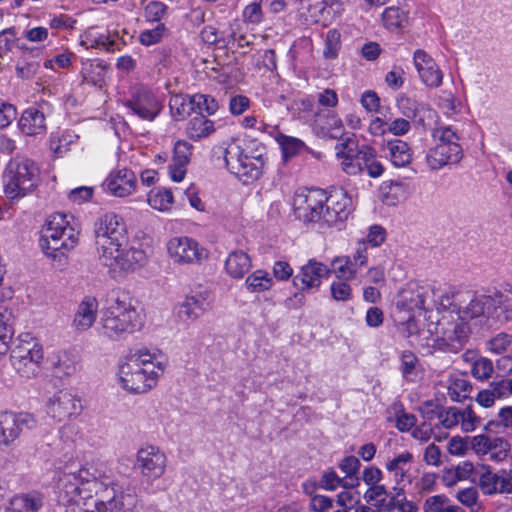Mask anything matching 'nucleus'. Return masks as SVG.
<instances>
[{
	"label": "nucleus",
	"instance_id": "35",
	"mask_svg": "<svg viewBox=\"0 0 512 512\" xmlns=\"http://www.w3.org/2000/svg\"><path fill=\"white\" fill-rule=\"evenodd\" d=\"M148 203L155 210L167 211L173 203L172 192L164 188L152 190L148 194Z\"/></svg>",
	"mask_w": 512,
	"mask_h": 512
},
{
	"label": "nucleus",
	"instance_id": "8",
	"mask_svg": "<svg viewBox=\"0 0 512 512\" xmlns=\"http://www.w3.org/2000/svg\"><path fill=\"white\" fill-rule=\"evenodd\" d=\"M39 176L36 164L26 158L11 160L4 174V192L10 199L24 197L32 192Z\"/></svg>",
	"mask_w": 512,
	"mask_h": 512
},
{
	"label": "nucleus",
	"instance_id": "64",
	"mask_svg": "<svg viewBox=\"0 0 512 512\" xmlns=\"http://www.w3.org/2000/svg\"><path fill=\"white\" fill-rule=\"evenodd\" d=\"M361 104L366 110L376 112L380 107V99L374 91H367L361 97Z\"/></svg>",
	"mask_w": 512,
	"mask_h": 512
},
{
	"label": "nucleus",
	"instance_id": "47",
	"mask_svg": "<svg viewBox=\"0 0 512 512\" xmlns=\"http://www.w3.org/2000/svg\"><path fill=\"white\" fill-rule=\"evenodd\" d=\"M192 154V146L186 141H177L174 145L173 162L187 165Z\"/></svg>",
	"mask_w": 512,
	"mask_h": 512
},
{
	"label": "nucleus",
	"instance_id": "10",
	"mask_svg": "<svg viewBox=\"0 0 512 512\" xmlns=\"http://www.w3.org/2000/svg\"><path fill=\"white\" fill-rule=\"evenodd\" d=\"M326 193L320 189L301 190L293 199L294 213L303 222H323Z\"/></svg>",
	"mask_w": 512,
	"mask_h": 512
},
{
	"label": "nucleus",
	"instance_id": "61",
	"mask_svg": "<svg viewBox=\"0 0 512 512\" xmlns=\"http://www.w3.org/2000/svg\"><path fill=\"white\" fill-rule=\"evenodd\" d=\"M456 497L463 505L471 507L477 503L478 492L476 488L469 487L459 491Z\"/></svg>",
	"mask_w": 512,
	"mask_h": 512
},
{
	"label": "nucleus",
	"instance_id": "45",
	"mask_svg": "<svg viewBox=\"0 0 512 512\" xmlns=\"http://www.w3.org/2000/svg\"><path fill=\"white\" fill-rule=\"evenodd\" d=\"M438 327L442 331L441 339L446 345L451 346L453 349H458L456 344V332L454 328V322L447 320L445 317L438 322Z\"/></svg>",
	"mask_w": 512,
	"mask_h": 512
},
{
	"label": "nucleus",
	"instance_id": "25",
	"mask_svg": "<svg viewBox=\"0 0 512 512\" xmlns=\"http://www.w3.org/2000/svg\"><path fill=\"white\" fill-rule=\"evenodd\" d=\"M19 127L24 134L29 136L42 134L46 129L45 116L35 108L27 109L20 118Z\"/></svg>",
	"mask_w": 512,
	"mask_h": 512
},
{
	"label": "nucleus",
	"instance_id": "51",
	"mask_svg": "<svg viewBox=\"0 0 512 512\" xmlns=\"http://www.w3.org/2000/svg\"><path fill=\"white\" fill-rule=\"evenodd\" d=\"M331 294L336 301H347L351 298L352 290L345 281H337L331 284Z\"/></svg>",
	"mask_w": 512,
	"mask_h": 512
},
{
	"label": "nucleus",
	"instance_id": "5",
	"mask_svg": "<svg viewBox=\"0 0 512 512\" xmlns=\"http://www.w3.org/2000/svg\"><path fill=\"white\" fill-rule=\"evenodd\" d=\"M263 150L256 141H248L243 145L230 143L225 149L226 166L243 183L257 180L264 167Z\"/></svg>",
	"mask_w": 512,
	"mask_h": 512
},
{
	"label": "nucleus",
	"instance_id": "60",
	"mask_svg": "<svg viewBox=\"0 0 512 512\" xmlns=\"http://www.w3.org/2000/svg\"><path fill=\"white\" fill-rule=\"evenodd\" d=\"M243 19L248 23H258L262 19L261 6L258 3H251L243 10Z\"/></svg>",
	"mask_w": 512,
	"mask_h": 512
},
{
	"label": "nucleus",
	"instance_id": "4",
	"mask_svg": "<svg viewBox=\"0 0 512 512\" xmlns=\"http://www.w3.org/2000/svg\"><path fill=\"white\" fill-rule=\"evenodd\" d=\"M164 371V364L156 354L138 350L125 358L118 370V380L130 393H145L154 387Z\"/></svg>",
	"mask_w": 512,
	"mask_h": 512
},
{
	"label": "nucleus",
	"instance_id": "31",
	"mask_svg": "<svg viewBox=\"0 0 512 512\" xmlns=\"http://www.w3.org/2000/svg\"><path fill=\"white\" fill-rule=\"evenodd\" d=\"M187 134L192 139L207 137L214 132V124L202 114L193 117L187 125Z\"/></svg>",
	"mask_w": 512,
	"mask_h": 512
},
{
	"label": "nucleus",
	"instance_id": "19",
	"mask_svg": "<svg viewBox=\"0 0 512 512\" xmlns=\"http://www.w3.org/2000/svg\"><path fill=\"white\" fill-rule=\"evenodd\" d=\"M328 274L329 269L326 265L316 260H309L293 278V284L295 287L300 286L301 290L318 288L322 278L327 277Z\"/></svg>",
	"mask_w": 512,
	"mask_h": 512
},
{
	"label": "nucleus",
	"instance_id": "41",
	"mask_svg": "<svg viewBox=\"0 0 512 512\" xmlns=\"http://www.w3.org/2000/svg\"><path fill=\"white\" fill-rule=\"evenodd\" d=\"M165 13V5L160 1H150L144 8L143 19L141 23L159 22Z\"/></svg>",
	"mask_w": 512,
	"mask_h": 512
},
{
	"label": "nucleus",
	"instance_id": "44",
	"mask_svg": "<svg viewBox=\"0 0 512 512\" xmlns=\"http://www.w3.org/2000/svg\"><path fill=\"white\" fill-rule=\"evenodd\" d=\"M470 438L471 437H460L453 436L447 445V451L452 456H465L470 449Z\"/></svg>",
	"mask_w": 512,
	"mask_h": 512
},
{
	"label": "nucleus",
	"instance_id": "38",
	"mask_svg": "<svg viewBox=\"0 0 512 512\" xmlns=\"http://www.w3.org/2000/svg\"><path fill=\"white\" fill-rule=\"evenodd\" d=\"M246 285L251 292H263L271 288L272 278L263 270H256L246 279Z\"/></svg>",
	"mask_w": 512,
	"mask_h": 512
},
{
	"label": "nucleus",
	"instance_id": "63",
	"mask_svg": "<svg viewBox=\"0 0 512 512\" xmlns=\"http://www.w3.org/2000/svg\"><path fill=\"white\" fill-rule=\"evenodd\" d=\"M273 275L280 281L288 280L293 275V269L285 261H277L273 267Z\"/></svg>",
	"mask_w": 512,
	"mask_h": 512
},
{
	"label": "nucleus",
	"instance_id": "58",
	"mask_svg": "<svg viewBox=\"0 0 512 512\" xmlns=\"http://www.w3.org/2000/svg\"><path fill=\"white\" fill-rule=\"evenodd\" d=\"M454 322V328L456 332V344L459 347L468 339L470 334V328L468 327L466 320L459 316Z\"/></svg>",
	"mask_w": 512,
	"mask_h": 512
},
{
	"label": "nucleus",
	"instance_id": "2",
	"mask_svg": "<svg viewBox=\"0 0 512 512\" xmlns=\"http://www.w3.org/2000/svg\"><path fill=\"white\" fill-rule=\"evenodd\" d=\"M94 235L99 259L112 272H133L145 264V252L129 245L126 225L117 214L101 216L95 222Z\"/></svg>",
	"mask_w": 512,
	"mask_h": 512
},
{
	"label": "nucleus",
	"instance_id": "57",
	"mask_svg": "<svg viewBox=\"0 0 512 512\" xmlns=\"http://www.w3.org/2000/svg\"><path fill=\"white\" fill-rule=\"evenodd\" d=\"M327 134L330 138L338 139L344 133V125L340 118L335 115H331L327 118Z\"/></svg>",
	"mask_w": 512,
	"mask_h": 512
},
{
	"label": "nucleus",
	"instance_id": "59",
	"mask_svg": "<svg viewBox=\"0 0 512 512\" xmlns=\"http://www.w3.org/2000/svg\"><path fill=\"white\" fill-rule=\"evenodd\" d=\"M93 195V188L88 186H82L73 189L69 193V199L73 203L82 204L86 201H89Z\"/></svg>",
	"mask_w": 512,
	"mask_h": 512
},
{
	"label": "nucleus",
	"instance_id": "48",
	"mask_svg": "<svg viewBox=\"0 0 512 512\" xmlns=\"http://www.w3.org/2000/svg\"><path fill=\"white\" fill-rule=\"evenodd\" d=\"M449 499L444 495H435L428 497L423 504L425 512H444Z\"/></svg>",
	"mask_w": 512,
	"mask_h": 512
},
{
	"label": "nucleus",
	"instance_id": "20",
	"mask_svg": "<svg viewBox=\"0 0 512 512\" xmlns=\"http://www.w3.org/2000/svg\"><path fill=\"white\" fill-rule=\"evenodd\" d=\"M136 176L129 169L112 172L106 179L107 190L116 197H126L136 188Z\"/></svg>",
	"mask_w": 512,
	"mask_h": 512
},
{
	"label": "nucleus",
	"instance_id": "6",
	"mask_svg": "<svg viewBox=\"0 0 512 512\" xmlns=\"http://www.w3.org/2000/svg\"><path fill=\"white\" fill-rule=\"evenodd\" d=\"M43 347L30 334L19 335L11 348L10 362L15 372L26 379L36 378L42 370Z\"/></svg>",
	"mask_w": 512,
	"mask_h": 512
},
{
	"label": "nucleus",
	"instance_id": "54",
	"mask_svg": "<svg viewBox=\"0 0 512 512\" xmlns=\"http://www.w3.org/2000/svg\"><path fill=\"white\" fill-rule=\"evenodd\" d=\"M340 49V34H327L323 54L328 59H334Z\"/></svg>",
	"mask_w": 512,
	"mask_h": 512
},
{
	"label": "nucleus",
	"instance_id": "3",
	"mask_svg": "<svg viewBox=\"0 0 512 512\" xmlns=\"http://www.w3.org/2000/svg\"><path fill=\"white\" fill-rule=\"evenodd\" d=\"M143 323V313L136 301L126 292H117L102 310L97 329L101 337L120 341L140 330Z\"/></svg>",
	"mask_w": 512,
	"mask_h": 512
},
{
	"label": "nucleus",
	"instance_id": "11",
	"mask_svg": "<svg viewBox=\"0 0 512 512\" xmlns=\"http://www.w3.org/2000/svg\"><path fill=\"white\" fill-rule=\"evenodd\" d=\"M35 416L28 412H0V450L12 447L20 438L23 430L36 427Z\"/></svg>",
	"mask_w": 512,
	"mask_h": 512
},
{
	"label": "nucleus",
	"instance_id": "56",
	"mask_svg": "<svg viewBox=\"0 0 512 512\" xmlns=\"http://www.w3.org/2000/svg\"><path fill=\"white\" fill-rule=\"evenodd\" d=\"M440 421L444 428L452 429L459 424V408L450 407L440 415Z\"/></svg>",
	"mask_w": 512,
	"mask_h": 512
},
{
	"label": "nucleus",
	"instance_id": "49",
	"mask_svg": "<svg viewBox=\"0 0 512 512\" xmlns=\"http://www.w3.org/2000/svg\"><path fill=\"white\" fill-rule=\"evenodd\" d=\"M50 28L55 30L79 29V27L77 26V20L66 14H61L57 17H54L50 21Z\"/></svg>",
	"mask_w": 512,
	"mask_h": 512
},
{
	"label": "nucleus",
	"instance_id": "15",
	"mask_svg": "<svg viewBox=\"0 0 512 512\" xmlns=\"http://www.w3.org/2000/svg\"><path fill=\"white\" fill-rule=\"evenodd\" d=\"M167 250L173 261L179 264L200 262L208 257L207 251L199 247L196 241L188 237L170 239L167 244Z\"/></svg>",
	"mask_w": 512,
	"mask_h": 512
},
{
	"label": "nucleus",
	"instance_id": "26",
	"mask_svg": "<svg viewBox=\"0 0 512 512\" xmlns=\"http://www.w3.org/2000/svg\"><path fill=\"white\" fill-rule=\"evenodd\" d=\"M251 266L249 255L240 250L231 252L225 261V270L234 279L242 278Z\"/></svg>",
	"mask_w": 512,
	"mask_h": 512
},
{
	"label": "nucleus",
	"instance_id": "28",
	"mask_svg": "<svg viewBox=\"0 0 512 512\" xmlns=\"http://www.w3.org/2000/svg\"><path fill=\"white\" fill-rule=\"evenodd\" d=\"M204 299L200 296H187L180 305L178 316L184 321H196L206 311Z\"/></svg>",
	"mask_w": 512,
	"mask_h": 512
},
{
	"label": "nucleus",
	"instance_id": "12",
	"mask_svg": "<svg viewBox=\"0 0 512 512\" xmlns=\"http://www.w3.org/2000/svg\"><path fill=\"white\" fill-rule=\"evenodd\" d=\"M83 410L81 399L69 389L52 394L46 402L47 414L57 422L78 417Z\"/></svg>",
	"mask_w": 512,
	"mask_h": 512
},
{
	"label": "nucleus",
	"instance_id": "24",
	"mask_svg": "<svg viewBox=\"0 0 512 512\" xmlns=\"http://www.w3.org/2000/svg\"><path fill=\"white\" fill-rule=\"evenodd\" d=\"M49 363L52 373L57 378L70 377L76 372V355L70 351L61 350L54 353L49 358Z\"/></svg>",
	"mask_w": 512,
	"mask_h": 512
},
{
	"label": "nucleus",
	"instance_id": "39",
	"mask_svg": "<svg viewBox=\"0 0 512 512\" xmlns=\"http://www.w3.org/2000/svg\"><path fill=\"white\" fill-rule=\"evenodd\" d=\"M494 372L493 362L486 357H480L475 360L471 367V374L480 381H486L491 378Z\"/></svg>",
	"mask_w": 512,
	"mask_h": 512
},
{
	"label": "nucleus",
	"instance_id": "55",
	"mask_svg": "<svg viewBox=\"0 0 512 512\" xmlns=\"http://www.w3.org/2000/svg\"><path fill=\"white\" fill-rule=\"evenodd\" d=\"M118 34H108L107 37H102L101 39L99 40H89L88 39H82L80 41V44L82 46H85L86 48H90V47H103V49L107 50V51H110V50H113V46H114V43H115V39L117 38Z\"/></svg>",
	"mask_w": 512,
	"mask_h": 512
},
{
	"label": "nucleus",
	"instance_id": "21",
	"mask_svg": "<svg viewBox=\"0 0 512 512\" xmlns=\"http://www.w3.org/2000/svg\"><path fill=\"white\" fill-rule=\"evenodd\" d=\"M98 312V302L94 297H85L78 305L72 326L78 332L90 329L95 323Z\"/></svg>",
	"mask_w": 512,
	"mask_h": 512
},
{
	"label": "nucleus",
	"instance_id": "7",
	"mask_svg": "<svg viewBox=\"0 0 512 512\" xmlns=\"http://www.w3.org/2000/svg\"><path fill=\"white\" fill-rule=\"evenodd\" d=\"M40 246L47 256L56 257V252L72 249L78 241V233L70 225L66 215H51L41 232Z\"/></svg>",
	"mask_w": 512,
	"mask_h": 512
},
{
	"label": "nucleus",
	"instance_id": "17",
	"mask_svg": "<svg viewBox=\"0 0 512 512\" xmlns=\"http://www.w3.org/2000/svg\"><path fill=\"white\" fill-rule=\"evenodd\" d=\"M350 206L351 198L343 189H337L329 196L326 195L324 223L332 225L342 221L347 217Z\"/></svg>",
	"mask_w": 512,
	"mask_h": 512
},
{
	"label": "nucleus",
	"instance_id": "16",
	"mask_svg": "<svg viewBox=\"0 0 512 512\" xmlns=\"http://www.w3.org/2000/svg\"><path fill=\"white\" fill-rule=\"evenodd\" d=\"M137 464L143 476L157 479L165 472L166 456L158 447L148 445L138 451Z\"/></svg>",
	"mask_w": 512,
	"mask_h": 512
},
{
	"label": "nucleus",
	"instance_id": "40",
	"mask_svg": "<svg viewBox=\"0 0 512 512\" xmlns=\"http://www.w3.org/2000/svg\"><path fill=\"white\" fill-rule=\"evenodd\" d=\"M387 508L388 511L396 510V512H418L417 503L407 499L402 492H398L390 498Z\"/></svg>",
	"mask_w": 512,
	"mask_h": 512
},
{
	"label": "nucleus",
	"instance_id": "43",
	"mask_svg": "<svg viewBox=\"0 0 512 512\" xmlns=\"http://www.w3.org/2000/svg\"><path fill=\"white\" fill-rule=\"evenodd\" d=\"M170 109L174 116L184 118L194 109V103H192L191 97L187 99L183 96H174L170 100Z\"/></svg>",
	"mask_w": 512,
	"mask_h": 512
},
{
	"label": "nucleus",
	"instance_id": "18",
	"mask_svg": "<svg viewBox=\"0 0 512 512\" xmlns=\"http://www.w3.org/2000/svg\"><path fill=\"white\" fill-rule=\"evenodd\" d=\"M414 64L422 82L432 88L439 87L443 74L434 59L423 50L414 53Z\"/></svg>",
	"mask_w": 512,
	"mask_h": 512
},
{
	"label": "nucleus",
	"instance_id": "52",
	"mask_svg": "<svg viewBox=\"0 0 512 512\" xmlns=\"http://www.w3.org/2000/svg\"><path fill=\"white\" fill-rule=\"evenodd\" d=\"M334 271L336 276L339 279L349 280L354 278L355 270H353L350 266V262L348 259H339L337 258L334 262Z\"/></svg>",
	"mask_w": 512,
	"mask_h": 512
},
{
	"label": "nucleus",
	"instance_id": "32",
	"mask_svg": "<svg viewBox=\"0 0 512 512\" xmlns=\"http://www.w3.org/2000/svg\"><path fill=\"white\" fill-rule=\"evenodd\" d=\"M359 157L362 158L363 166H365L368 175L372 178L380 177L384 172V167L376 159V151L374 148L363 145L359 148Z\"/></svg>",
	"mask_w": 512,
	"mask_h": 512
},
{
	"label": "nucleus",
	"instance_id": "22",
	"mask_svg": "<svg viewBox=\"0 0 512 512\" xmlns=\"http://www.w3.org/2000/svg\"><path fill=\"white\" fill-rule=\"evenodd\" d=\"M336 157L340 167L348 175H357L363 171V161L359 157V149L355 151L347 140L336 146Z\"/></svg>",
	"mask_w": 512,
	"mask_h": 512
},
{
	"label": "nucleus",
	"instance_id": "29",
	"mask_svg": "<svg viewBox=\"0 0 512 512\" xmlns=\"http://www.w3.org/2000/svg\"><path fill=\"white\" fill-rule=\"evenodd\" d=\"M389 158L396 167H405L412 161V152L408 144L402 140L396 139L387 142Z\"/></svg>",
	"mask_w": 512,
	"mask_h": 512
},
{
	"label": "nucleus",
	"instance_id": "62",
	"mask_svg": "<svg viewBox=\"0 0 512 512\" xmlns=\"http://www.w3.org/2000/svg\"><path fill=\"white\" fill-rule=\"evenodd\" d=\"M489 389L493 392L496 399L506 398L511 395L510 384L508 379L493 382L489 385Z\"/></svg>",
	"mask_w": 512,
	"mask_h": 512
},
{
	"label": "nucleus",
	"instance_id": "37",
	"mask_svg": "<svg viewBox=\"0 0 512 512\" xmlns=\"http://www.w3.org/2000/svg\"><path fill=\"white\" fill-rule=\"evenodd\" d=\"M382 21L387 30L402 29L407 23V17L400 9L389 7L382 14Z\"/></svg>",
	"mask_w": 512,
	"mask_h": 512
},
{
	"label": "nucleus",
	"instance_id": "30",
	"mask_svg": "<svg viewBox=\"0 0 512 512\" xmlns=\"http://www.w3.org/2000/svg\"><path fill=\"white\" fill-rule=\"evenodd\" d=\"M412 461V453L406 451L389 460L385 467L387 471L393 473L397 482H402L405 478H408V471Z\"/></svg>",
	"mask_w": 512,
	"mask_h": 512
},
{
	"label": "nucleus",
	"instance_id": "13",
	"mask_svg": "<svg viewBox=\"0 0 512 512\" xmlns=\"http://www.w3.org/2000/svg\"><path fill=\"white\" fill-rule=\"evenodd\" d=\"M470 449L478 457L488 456L492 462L501 463L509 457L511 444L503 436H490L482 433L470 438Z\"/></svg>",
	"mask_w": 512,
	"mask_h": 512
},
{
	"label": "nucleus",
	"instance_id": "23",
	"mask_svg": "<svg viewBox=\"0 0 512 512\" xmlns=\"http://www.w3.org/2000/svg\"><path fill=\"white\" fill-rule=\"evenodd\" d=\"M478 486L485 495L511 494V480L487 469L479 477Z\"/></svg>",
	"mask_w": 512,
	"mask_h": 512
},
{
	"label": "nucleus",
	"instance_id": "34",
	"mask_svg": "<svg viewBox=\"0 0 512 512\" xmlns=\"http://www.w3.org/2000/svg\"><path fill=\"white\" fill-rule=\"evenodd\" d=\"M491 303L489 296L480 295L473 297L469 304L460 311L461 318L467 320L480 317L485 313L486 306Z\"/></svg>",
	"mask_w": 512,
	"mask_h": 512
},
{
	"label": "nucleus",
	"instance_id": "33",
	"mask_svg": "<svg viewBox=\"0 0 512 512\" xmlns=\"http://www.w3.org/2000/svg\"><path fill=\"white\" fill-rule=\"evenodd\" d=\"M472 386L464 378L450 377L447 384V393L450 399L454 402H461L467 398Z\"/></svg>",
	"mask_w": 512,
	"mask_h": 512
},
{
	"label": "nucleus",
	"instance_id": "1",
	"mask_svg": "<svg viewBox=\"0 0 512 512\" xmlns=\"http://www.w3.org/2000/svg\"><path fill=\"white\" fill-rule=\"evenodd\" d=\"M70 478L62 488L61 499L74 505L71 512H119L129 497L117 483L98 479L86 468Z\"/></svg>",
	"mask_w": 512,
	"mask_h": 512
},
{
	"label": "nucleus",
	"instance_id": "42",
	"mask_svg": "<svg viewBox=\"0 0 512 512\" xmlns=\"http://www.w3.org/2000/svg\"><path fill=\"white\" fill-rule=\"evenodd\" d=\"M512 345V336L507 333H499L487 342L488 350L494 354H502L508 351Z\"/></svg>",
	"mask_w": 512,
	"mask_h": 512
},
{
	"label": "nucleus",
	"instance_id": "50",
	"mask_svg": "<svg viewBox=\"0 0 512 512\" xmlns=\"http://www.w3.org/2000/svg\"><path fill=\"white\" fill-rule=\"evenodd\" d=\"M423 461L429 466L439 467L442 464L441 449L434 443L429 444L424 450Z\"/></svg>",
	"mask_w": 512,
	"mask_h": 512
},
{
	"label": "nucleus",
	"instance_id": "36",
	"mask_svg": "<svg viewBox=\"0 0 512 512\" xmlns=\"http://www.w3.org/2000/svg\"><path fill=\"white\" fill-rule=\"evenodd\" d=\"M481 424V418L471 406L459 408V424L463 433L474 432Z\"/></svg>",
	"mask_w": 512,
	"mask_h": 512
},
{
	"label": "nucleus",
	"instance_id": "9",
	"mask_svg": "<svg viewBox=\"0 0 512 512\" xmlns=\"http://www.w3.org/2000/svg\"><path fill=\"white\" fill-rule=\"evenodd\" d=\"M432 136L437 144L426 156L431 169H440L446 165L457 164L462 159V148L458 136L449 127H440L433 131Z\"/></svg>",
	"mask_w": 512,
	"mask_h": 512
},
{
	"label": "nucleus",
	"instance_id": "27",
	"mask_svg": "<svg viewBox=\"0 0 512 512\" xmlns=\"http://www.w3.org/2000/svg\"><path fill=\"white\" fill-rule=\"evenodd\" d=\"M43 505V498L37 492L15 495L10 500L11 512H38Z\"/></svg>",
	"mask_w": 512,
	"mask_h": 512
},
{
	"label": "nucleus",
	"instance_id": "46",
	"mask_svg": "<svg viewBox=\"0 0 512 512\" xmlns=\"http://www.w3.org/2000/svg\"><path fill=\"white\" fill-rule=\"evenodd\" d=\"M191 101L200 112L206 111L208 114H213L218 108L217 102L209 95L195 94L191 97Z\"/></svg>",
	"mask_w": 512,
	"mask_h": 512
},
{
	"label": "nucleus",
	"instance_id": "14",
	"mask_svg": "<svg viewBox=\"0 0 512 512\" xmlns=\"http://www.w3.org/2000/svg\"><path fill=\"white\" fill-rule=\"evenodd\" d=\"M134 114L141 119L152 121L160 112L162 106L155 94L144 86H135L131 97L125 102Z\"/></svg>",
	"mask_w": 512,
	"mask_h": 512
},
{
	"label": "nucleus",
	"instance_id": "53",
	"mask_svg": "<svg viewBox=\"0 0 512 512\" xmlns=\"http://www.w3.org/2000/svg\"><path fill=\"white\" fill-rule=\"evenodd\" d=\"M17 117V112L12 104L0 101V128L8 127Z\"/></svg>",
	"mask_w": 512,
	"mask_h": 512
}]
</instances>
